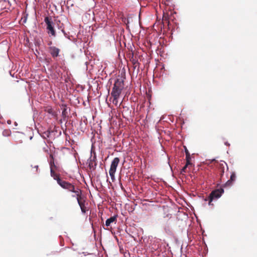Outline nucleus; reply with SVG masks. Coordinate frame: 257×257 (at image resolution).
<instances>
[{
  "instance_id": "nucleus-1",
  "label": "nucleus",
  "mask_w": 257,
  "mask_h": 257,
  "mask_svg": "<svg viewBox=\"0 0 257 257\" xmlns=\"http://www.w3.org/2000/svg\"><path fill=\"white\" fill-rule=\"evenodd\" d=\"M59 181L60 182L58 184L62 188L67 190L69 192L74 193L76 196L81 192L80 189L77 188L76 189L74 185L69 182H67L63 180Z\"/></svg>"
},
{
  "instance_id": "nucleus-2",
  "label": "nucleus",
  "mask_w": 257,
  "mask_h": 257,
  "mask_svg": "<svg viewBox=\"0 0 257 257\" xmlns=\"http://www.w3.org/2000/svg\"><path fill=\"white\" fill-rule=\"evenodd\" d=\"M123 87V81L120 79H117L113 85L111 95L120 96Z\"/></svg>"
},
{
  "instance_id": "nucleus-3",
  "label": "nucleus",
  "mask_w": 257,
  "mask_h": 257,
  "mask_svg": "<svg viewBox=\"0 0 257 257\" xmlns=\"http://www.w3.org/2000/svg\"><path fill=\"white\" fill-rule=\"evenodd\" d=\"M224 192V190L222 188L216 189L211 192L209 194L207 198L205 199V201H208L209 205H213L211 204V202L214 200L219 198Z\"/></svg>"
},
{
  "instance_id": "nucleus-4",
  "label": "nucleus",
  "mask_w": 257,
  "mask_h": 257,
  "mask_svg": "<svg viewBox=\"0 0 257 257\" xmlns=\"http://www.w3.org/2000/svg\"><path fill=\"white\" fill-rule=\"evenodd\" d=\"M44 22L46 24V29L48 34H51L53 37L56 36V32L54 29L53 23L51 18L46 17L45 18Z\"/></svg>"
},
{
  "instance_id": "nucleus-5",
  "label": "nucleus",
  "mask_w": 257,
  "mask_h": 257,
  "mask_svg": "<svg viewBox=\"0 0 257 257\" xmlns=\"http://www.w3.org/2000/svg\"><path fill=\"white\" fill-rule=\"evenodd\" d=\"M119 159L118 157H115L113 159L111 163L109 173L112 181H113V180L114 179V174L116 172V168L119 164Z\"/></svg>"
},
{
  "instance_id": "nucleus-6",
  "label": "nucleus",
  "mask_w": 257,
  "mask_h": 257,
  "mask_svg": "<svg viewBox=\"0 0 257 257\" xmlns=\"http://www.w3.org/2000/svg\"><path fill=\"white\" fill-rule=\"evenodd\" d=\"M82 192H81L78 195H77L76 199L78 202V203L81 208V211L82 213H85L88 210L87 207L85 206V200L82 197L81 195Z\"/></svg>"
},
{
  "instance_id": "nucleus-7",
  "label": "nucleus",
  "mask_w": 257,
  "mask_h": 257,
  "mask_svg": "<svg viewBox=\"0 0 257 257\" xmlns=\"http://www.w3.org/2000/svg\"><path fill=\"white\" fill-rule=\"evenodd\" d=\"M53 167L56 168V166L54 163V162H51L50 163V173L51 176L53 178V179L57 181V183L59 184V181H61L62 179L60 177L59 174H58L55 173V172L53 170Z\"/></svg>"
},
{
  "instance_id": "nucleus-8",
  "label": "nucleus",
  "mask_w": 257,
  "mask_h": 257,
  "mask_svg": "<svg viewBox=\"0 0 257 257\" xmlns=\"http://www.w3.org/2000/svg\"><path fill=\"white\" fill-rule=\"evenodd\" d=\"M225 167L228 169L227 165L224 161H221L219 164V165H218V171H219V175H220V180H221L222 178H223V174H224V173Z\"/></svg>"
},
{
  "instance_id": "nucleus-9",
  "label": "nucleus",
  "mask_w": 257,
  "mask_h": 257,
  "mask_svg": "<svg viewBox=\"0 0 257 257\" xmlns=\"http://www.w3.org/2000/svg\"><path fill=\"white\" fill-rule=\"evenodd\" d=\"M49 52L53 58L57 57L59 56V54L60 52V49L56 47L52 46L50 47Z\"/></svg>"
},
{
  "instance_id": "nucleus-10",
  "label": "nucleus",
  "mask_w": 257,
  "mask_h": 257,
  "mask_svg": "<svg viewBox=\"0 0 257 257\" xmlns=\"http://www.w3.org/2000/svg\"><path fill=\"white\" fill-rule=\"evenodd\" d=\"M236 174L234 172H232L231 174L230 179L228 180L224 185V187L231 186L233 182L235 180Z\"/></svg>"
},
{
  "instance_id": "nucleus-11",
  "label": "nucleus",
  "mask_w": 257,
  "mask_h": 257,
  "mask_svg": "<svg viewBox=\"0 0 257 257\" xmlns=\"http://www.w3.org/2000/svg\"><path fill=\"white\" fill-rule=\"evenodd\" d=\"M45 111L50 114L52 116L56 117L57 116V112L51 107H47L45 109Z\"/></svg>"
},
{
  "instance_id": "nucleus-12",
  "label": "nucleus",
  "mask_w": 257,
  "mask_h": 257,
  "mask_svg": "<svg viewBox=\"0 0 257 257\" xmlns=\"http://www.w3.org/2000/svg\"><path fill=\"white\" fill-rule=\"evenodd\" d=\"M116 220V216H113L107 219L105 221V225L109 226L110 224Z\"/></svg>"
},
{
  "instance_id": "nucleus-13",
  "label": "nucleus",
  "mask_w": 257,
  "mask_h": 257,
  "mask_svg": "<svg viewBox=\"0 0 257 257\" xmlns=\"http://www.w3.org/2000/svg\"><path fill=\"white\" fill-rule=\"evenodd\" d=\"M131 61L133 64L134 69H135L137 68L138 70H139L140 64L138 62V60L132 57V59H131Z\"/></svg>"
},
{
  "instance_id": "nucleus-14",
  "label": "nucleus",
  "mask_w": 257,
  "mask_h": 257,
  "mask_svg": "<svg viewBox=\"0 0 257 257\" xmlns=\"http://www.w3.org/2000/svg\"><path fill=\"white\" fill-rule=\"evenodd\" d=\"M96 157L95 156L93 157V158L90 160L89 163V166L90 168L93 167V166H96V163L95 162Z\"/></svg>"
},
{
  "instance_id": "nucleus-15",
  "label": "nucleus",
  "mask_w": 257,
  "mask_h": 257,
  "mask_svg": "<svg viewBox=\"0 0 257 257\" xmlns=\"http://www.w3.org/2000/svg\"><path fill=\"white\" fill-rule=\"evenodd\" d=\"M62 107L63 108H62V116L63 117H66V115H67V108H66V106L64 104H62Z\"/></svg>"
},
{
  "instance_id": "nucleus-16",
  "label": "nucleus",
  "mask_w": 257,
  "mask_h": 257,
  "mask_svg": "<svg viewBox=\"0 0 257 257\" xmlns=\"http://www.w3.org/2000/svg\"><path fill=\"white\" fill-rule=\"evenodd\" d=\"M111 96L113 97V100L112 101V103L115 105H117L118 103V98L120 96L111 95Z\"/></svg>"
},
{
  "instance_id": "nucleus-17",
  "label": "nucleus",
  "mask_w": 257,
  "mask_h": 257,
  "mask_svg": "<svg viewBox=\"0 0 257 257\" xmlns=\"http://www.w3.org/2000/svg\"><path fill=\"white\" fill-rule=\"evenodd\" d=\"M11 132L10 130H5L3 132V135L5 137H8L10 136Z\"/></svg>"
},
{
  "instance_id": "nucleus-18",
  "label": "nucleus",
  "mask_w": 257,
  "mask_h": 257,
  "mask_svg": "<svg viewBox=\"0 0 257 257\" xmlns=\"http://www.w3.org/2000/svg\"><path fill=\"white\" fill-rule=\"evenodd\" d=\"M187 168V167L185 165V166L183 167V168L181 170V174H184V173L186 172Z\"/></svg>"
},
{
  "instance_id": "nucleus-19",
  "label": "nucleus",
  "mask_w": 257,
  "mask_h": 257,
  "mask_svg": "<svg viewBox=\"0 0 257 257\" xmlns=\"http://www.w3.org/2000/svg\"><path fill=\"white\" fill-rule=\"evenodd\" d=\"M186 156L190 155L188 150L186 147H184Z\"/></svg>"
},
{
  "instance_id": "nucleus-20",
  "label": "nucleus",
  "mask_w": 257,
  "mask_h": 257,
  "mask_svg": "<svg viewBox=\"0 0 257 257\" xmlns=\"http://www.w3.org/2000/svg\"><path fill=\"white\" fill-rule=\"evenodd\" d=\"M192 163H191V161H186V165L185 166H186L187 167H188L189 165H192Z\"/></svg>"
},
{
  "instance_id": "nucleus-21",
  "label": "nucleus",
  "mask_w": 257,
  "mask_h": 257,
  "mask_svg": "<svg viewBox=\"0 0 257 257\" xmlns=\"http://www.w3.org/2000/svg\"><path fill=\"white\" fill-rule=\"evenodd\" d=\"M186 161H191V157H190V155H189V156H186Z\"/></svg>"
},
{
  "instance_id": "nucleus-22",
  "label": "nucleus",
  "mask_w": 257,
  "mask_h": 257,
  "mask_svg": "<svg viewBox=\"0 0 257 257\" xmlns=\"http://www.w3.org/2000/svg\"><path fill=\"white\" fill-rule=\"evenodd\" d=\"M34 168L36 169V172H37V171H38V165H35V166L34 167Z\"/></svg>"
},
{
  "instance_id": "nucleus-23",
  "label": "nucleus",
  "mask_w": 257,
  "mask_h": 257,
  "mask_svg": "<svg viewBox=\"0 0 257 257\" xmlns=\"http://www.w3.org/2000/svg\"><path fill=\"white\" fill-rule=\"evenodd\" d=\"M62 32L63 33V34L65 35H66V33H65V31L64 30V29H62Z\"/></svg>"
},
{
  "instance_id": "nucleus-24",
  "label": "nucleus",
  "mask_w": 257,
  "mask_h": 257,
  "mask_svg": "<svg viewBox=\"0 0 257 257\" xmlns=\"http://www.w3.org/2000/svg\"><path fill=\"white\" fill-rule=\"evenodd\" d=\"M52 44V42L51 41L49 42L48 43V45H51Z\"/></svg>"
},
{
  "instance_id": "nucleus-25",
  "label": "nucleus",
  "mask_w": 257,
  "mask_h": 257,
  "mask_svg": "<svg viewBox=\"0 0 257 257\" xmlns=\"http://www.w3.org/2000/svg\"><path fill=\"white\" fill-rule=\"evenodd\" d=\"M120 185H121V189H123L122 185V184H121V183H120Z\"/></svg>"
},
{
  "instance_id": "nucleus-26",
  "label": "nucleus",
  "mask_w": 257,
  "mask_h": 257,
  "mask_svg": "<svg viewBox=\"0 0 257 257\" xmlns=\"http://www.w3.org/2000/svg\"><path fill=\"white\" fill-rule=\"evenodd\" d=\"M166 19V17H163V20Z\"/></svg>"
},
{
  "instance_id": "nucleus-27",
  "label": "nucleus",
  "mask_w": 257,
  "mask_h": 257,
  "mask_svg": "<svg viewBox=\"0 0 257 257\" xmlns=\"http://www.w3.org/2000/svg\"><path fill=\"white\" fill-rule=\"evenodd\" d=\"M10 122H11V120L8 121V123H10Z\"/></svg>"
},
{
  "instance_id": "nucleus-28",
  "label": "nucleus",
  "mask_w": 257,
  "mask_h": 257,
  "mask_svg": "<svg viewBox=\"0 0 257 257\" xmlns=\"http://www.w3.org/2000/svg\"><path fill=\"white\" fill-rule=\"evenodd\" d=\"M10 122H11V120L8 121V123H10Z\"/></svg>"
}]
</instances>
